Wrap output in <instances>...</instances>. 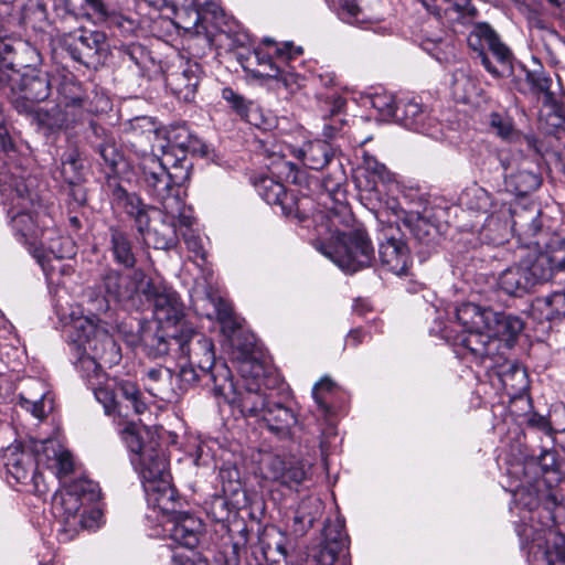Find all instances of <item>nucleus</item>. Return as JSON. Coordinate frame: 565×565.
<instances>
[{
  "instance_id": "f257e3e1",
  "label": "nucleus",
  "mask_w": 565,
  "mask_h": 565,
  "mask_svg": "<svg viewBox=\"0 0 565 565\" xmlns=\"http://www.w3.org/2000/svg\"><path fill=\"white\" fill-rule=\"evenodd\" d=\"M71 340L85 353L81 358L79 365L92 388L96 399L104 406L107 415H117L128 418L129 412L124 411V404L118 399V393L114 385L115 380L105 379L100 360L105 364H116L120 361V349L109 335L99 327L93 318H75L70 326Z\"/></svg>"
},
{
  "instance_id": "f03ea898",
  "label": "nucleus",
  "mask_w": 565,
  "mask_h": 565,
  "mask_svg": "<svg viewBox=\"0 0 565 565\" xmlns=\"http://www.w3.org/2000/svg\"><path fill=\"white\" fill-rule=\"evenodd\" d=\"M38 51L21 44L14 49L0 42V90L20 114H33L38 104L51 95V82L45 72L35 68Z\"/></svg>"
},
{
  "instance_id": "7ed1b4c3",
  "label": "nucleus",
  "mask_w": 565,
  "mask_h": 565,
  "mask_svg": "<svg viewBox=\"0 0 565 565\" xmlns=\"http://www.w3.org/2000/svg\"><path fill=\"white\" fill-rule=\"evenodd\" d=\"M184 142L159 145L162 157L145 156L139 168L148 193L161 205L163 213H175L180 209V184L189 178Z\"/></svg>"
},
{
  "instance_id": "20e7f679",
  "label": "nucleus",
  "mask_w": 565,
  "mask_h": 565,
  "mask_svg": "<svg viewBox=\"0 0 565 565\" xmlns=\"http://www.w3.org/2000/svg\"><path fill=\"white\" fill-rule=\"evenodd\" d=\"M99 497L98 484L88 479H77L55 493L53 512L63 531L76 533L82 529L98 527L103 513L94 504Z\"/></svg>"
},
{
  "instance_id": "39448f33",
  "label": "nucleus",
  "mask_w": 565,
  "mask_h": 565,
  "mask_svg": "<svg viewBox=\"0 0 565 565\" xmlns=\"http://www.w3.org/2000/svg\"><path fill=\"white\" fill-rule=\"evenodd\" d=\"M13 179L10 170H0V196L4 205H9L12 228L20 242L29 245L32 253L36 247L39 228L35 216L41 207L39 196L31 191L25 178Z\"/></svg>"
},
{
  "instance_id": "423d86ee",
  "label": "nucleus",
  "mask_w": 565,
  "mask_h": 565,
  "mask_svg": "<svg viewBox=\"0 0 565 565\" xmlns=\"http://www.w3.org/2000/svg\"><path fill=\"white\" fill-rule=\"evenodd\" d=\"M250 364L254 370L253 379L246 377L243 369L241 386L234 384L230 369L222 365L216 373L211 374L212 391L216 398L237 408L244 417H254L259 420L270 398L263 390L259 379L263 373L262 364L256 361Z\"/></svg>"
},
{
  "instance_id": "0eeeda50",
  "label": "nucleus",
  "mask_w": 565,
  "mask_h": 565,
  "mask_svg": "<svg viewBox=\"0 0 565 565\" xmlns=\"http://www.w3.org/2000/svg\"><path fill=\"white\" fill-rule=\"evenodd\" d=\"M146 274L141 269H136L131 274L124 275L117 269L106 268L100 275L98 288L104 291V296H98L89 300L87 309L89 316L83 318H93L96 323L107 332L106 323L98 317L109 310V300H114L125 307L135 308L138 306L137 298L143 288H147Z\"/></svg>"
},
{
  "instance_id": "6e6552de",
  "label": "nucleus",
  "mask_w": 565,
  "mask_h": 565,
  "mask_svg": "<svg viewBox=\"0 0 565 565\" xmlns=\"http://www.w3.org/2000/svg\"><path fill=\"white\" fill-rule=\"evenodd\" d=\"M122 438L134 454L131 462L141 478L143 488L146 483H158L170 479L164 454L146 427L128 423L122 429Z\"/></svg>"
},
{
  "instance_id": "1a4fd4ad",
  "label": "nucleus",
  "mask_w": 565,
  "mask_h": 565,
  "mask_svg": "<svg viewBox=\"0 0 565 565\" xmlns=\"http://www.w3.org/2000/svg\"><path fill=\"white\" fill-rule=\"evenodd\" d=\"M317 249L347 273L371 266L374 248L364 230L341 233L334 244L319 243Z\"/></svg>"
},
{
  "instance_id": "9d476101",
  "label": "nucleus",
  "mask_w": 565,
  "mask_h": 565,
  "mask_svg": "<svg viewBox=\"0 0 565 565\" xmlns=\"http://www.w3.org/2000/svg\"><path fill=\"white\" fill-rule=\"evenodd\" d=\"M175 356L189 359L192 364L198 365L200 372L211 380V374H214L222 366H216L213 342L203 333L193 330L192 328L182 327L179 331V337L174 339Z\"/></svg>"
},
{
  "instance_id": "9b49d317",
  "label": "nucleus",
  "mask_w": 565,
  "mask_h": 565,
  "mask_svg": "<svg viewBox=\"0 0 565 565\" xmlns=\"http://www.w3.org/2000/svg\"><path fill=\"white\" fill-rule=\"evenodd\" d=\"M379 256L382 265L395 275H407L412 264L409 247L396 224L383 226L379 237Z\"/></svg>"
},
{
  "instance_id": "f8f14e48",
  "label": "nucleus",
  "mask_w": 565,
  "mask_h": 565,
  "mask_svg": "<svg viewBox=\"0 0 565 565\" xmlns=\"http://www.w3.org/2000/svg\"><path fill=\"white\" fill-rule=\"evenodd\" d=\"M60 42L75 62L89 67L99 63V55L104 50L106 36L98 31L78 29L62 34Z\"/></svg>"
},
{
  "instance_id": "ddd939ff",
  "label": "nucleus",
  "mask_w": 565,
  "mask_h": 565,
  "mask_svg": "<svg viewBox=\"0 0 565 565\" xmlns=\"http://www.w3.org/2000/svg\"><path fill=\"white\" fill-rule=\"evenodd\" d=\"M142 294L153 303V317L160 327L177 330L184 318V306L179 295L171 288L147 282Z\"/></svg>"
},
{
  "instance_id": "4468645a",
  "label": "nucleus",
  "mask_w": 565,
  "mask_h": 565,
  "mask_svg": "<svg viewBox=\"0 0 565 565\" xmlns=\"http://www.w3.org/2000/svg\"><path fill=\"white\" fill-rule=\"evenodd\" d=\"M509 205L511 232L518 237V242L527 248L532 246L539 247L537 236L542 231L540 206L535 203Z\"/></svg>"
},
{
  "instance_id": "2eb2a0df",
  "label": "nucleus",
  "mask_w": 565,
  "mask_h": 565,
  "mask_svg": "<svg viewBox=\"0 0 565 565\" xmlns=\"http://www.w3.org/2000/svg\"><path fill=\"white\" fill-rule=\"evenodd\" d=\"M256 188L264 201L271 205H279L285 215L295 216L300 222L308 218L306 209L307 203L310 201L308 198L297 199L288 194L280 182L269 177L260 178Z\"/></svg>"
},
{
  "instance_id": "dca6fc26",
  "label": "nucleus",
  "mask_w": 565,
  "mask_h": 565,
  "mask_svg": "<svg viewBox=\"0 0 565 565\" xmlns=\"http://www.w3.org/2000/svg\"><path fill=\"white\" fill-rule=\"evenodd\" d=\"M454 344L461 347L463 355H470L471 359L487 367L498 353L502 350L501 342L492 339L487 330H470L458 332L454 338Z\"/></svg>"
},
{
  "instance_id": "f3484780",
  "label": "nucleus",
  "mask_w": 565,
  "mask_h": 565,
  "mask_svg": "<svg viewBox=\"0 0 565 565\" xmlns=\"http://www.w3.org/2000/svg\"><path fill=\"white\" fill-rule=\"evenodd\" d=\"M534 286L548 281L565 271V242H554L539 252L534 258H524Z\"/></svg>"
},
{
  "instance_id": "a211bd4d",
  "label": "nucleus",
  "mask_w": 565,
  "mask_h": 565,
  "mask_svg": "<svg viewBox=\"0 0 565 565\" xmlns=\"http://www.w3.org/2000/svg\"><path fill=\"white\" fill-rule=\"evenodd\" d=\"M202 68L196 62L186 61L166 75V85L180 100L190 103L194 99Z\"/></svg>"
},
{
  "instance_id": "6ab92c4d",
  "label": "nucleus",
  "mask_w": 565,
  "mask_h": 565,
  "mask_svg": "<svg viewBox=\"0 0 565 565\" xmlns=\"http://www.w3.org/2000/svg\"><path fill=\"white\" fill-rule=\"evenodd\" d=\"M349 545V537L344 531V521L337 518L329 521L323 529V541L313 554L315 565H334L338 555Z\"/></svg>"
},
{
  "instance_id": "aec40b11",
  "label": "nucleus",
  "mask_w": 565,
  "mask_h": 565,
  "mask_svg": "<svg viewBox=\"0 0 565 565\" xmlns=\"http://www.w3.org/2000/svg\"><path fill=\"white\" fill-rule=\"evenodd\" d=\"M76 254L75 245L70 237H57L52 239L49 250L44 252L40 247H34L32 255L38 259L46 276L54 277L55 271L67 273L71 267L61 263L64 258H71Z\"/></svg>"
},
{
  "instance_id": "412c9836",
  "label": "nucleus",
  "mask_w": 565,
  "mask_h": 565,
  "mask_svg": "<svg viewBox=\"0 0 565 565\" xmlns=\"http://www.w3.org/2000/svg\"><path fill=\"white\" fill-rule=\"evenodd\" d=\"M114 200L117 206L134 220L139 234H145V228L160 214L159 209L143 203L136 193H129L121 186L114 190Z\"/></svg>"
},
{
  "instance_id": "4be33fe9",
  "label": "nucleus",
  "mask_w": 565,
  "mask_h": 565,
  "mask_svg": "<svg viewBox=\"0 0 565 565\" xmlns=\"http://www.w3.org/2000/svg\"><path fill=\"white\" fill-rule=\"evenodd\" d=\"M18 404L36 419H44L53 409V399L49 390L39 379H29L18 394Z\"/></svg>"
},
{
  "instance_id": "5701e85b",
  "label": "nucleus",
  "mask_w": 565,
  "mask_h": 565,
  "mask_svg": "<svg viewBox=\"0 0 565 565\" xmlns=\"http://www.w3.org/2000/svg\"><path fill=\"white\" fill-rule=\"evenodd\" d=\"M170 537L179 545L193 550L200 543L204 532V524L201 519L180 512L168 520Z\"/></svg>"
},
{
  "instance_id": "b1692460",
  "label": "nucleus",
  "mask_w": 565,
  "mask_h": 565,
  "mask_svg": "<svg viewBox=\"0 0 565 565\" xmlns=\"http://www.w3.org/2000/svg\"><path fill=\"white\" fill-rule=\"evenodd\" d=\"M511 232L510 205L501 202L490 212L479 230V238L482 243L501 245Z\"/></svg>"
},
{
  "instance_id": "393cba45",
  "label": "nucleus",
  "mask_w": 565,
  "mask_h": 565,
  "mask_svg": "<svg viewBox=\"0 0 565 565\" xmlns=\"http://www.w3.org/2000/svg\"><path fill=\"white\" fill-rule=\"evenodd\" d=\"M504 184L508 191L516 195L534 192L542 184L539 166L527 159L521 161L515 170L505 174Z\"/></svg>"
},
{
  "instance_id": "a878e982",
  "label": "nucleus",
  "mask_w": 565,
  "mask_h": 565,
  "mask_svg": "<svg viewBox=\"0 0 565 565\" xmlns=\"http://www.w3.org/2000/svg\"><path fill=\"white\" fill-rule=\"evenodd\" d=\"M526 262L521 259L500 273L497 279L498 288L508 296L523 297L529 294L535 286L532 280Z\"/></svg>"
},
{
  "instance_id": "bb28decb",
  "label": "nucleus",
  "mask_w": 565,
  "mask_h": 565,
  "mask_svg": "<svg viewBox=\"0 0 565 565\" xmlns=\"http://www.w3.org/2000/svg\"><path fill=\"white\" fill-rule=\"evenodd\" d=\"M486 369L493 371L503 387L514 393L521 392L527 386L525 370L516 362L509 361L505 356V351L501 350L495 359L487 364Z\"/></svg>"
},
{
  "instance_id": "cd10ccee",
  "label": "nucleus",
  "mask_w": 565,
  "mask_h": 565,
  "mask_svg": "<svg viewBox=\"0 0 565 565\" xmlns=\"http://www.w3.org/2000/svg\"><path fill=\"white\" fill-rule=\"evenodd\" d=\"M259 420L265 424L269 431L280 438L289 437L291 429L298 423V418L290 407L271 399Z\"/></svg>"
},
{
  "instance_id": "c85d7f7f",
  "label": "nucleus",
  "mask_w": 565,
  "mask_h": 565,
  "mask_svg": "<svg viewBox=\"0 0 565 565\" xmlns=\"http://www.w3.org/2000/svg\"><path fill=\"white\" fill-rule=\"evenodd\" d=\"M141 235L146 244L157 249H170L178 243L175 223L163 214L162 209L160 214L156 215V220L145 228V234Z\"/></svg>"
},
{
  "instance_id": "c756f323",
  "label": "nucleus",
  "mask_w": 565,
  "mask_h": 565,
  "mask_svg": "<svg viewBox=\"0 0 565 565\" xmlns=\"http://www.w3.org/2000/svg\"><path fill=\"white\" fill-rule=\"evenodd\" d=\"M270 477L282 486L295 488L301 484L308 477L309 468L296 460H285L275 456L268 463Z\"/></svg>"
},
{
  "instance_id": "7c9ffc66",
  "label": "nucleus",
  "mask_w": 565,
  "mask_h": 565,
  "mask_svg": "<svg viewBox=\"0 0 565 565\" xmlns=\"http://www.w3.org/2000/svg\"><path fill=\"white\" fill-rule=\"evenodd\" d=\"M143 381L152 396L166 402L177 397L175 379L171 369L162 365L150 367L146 371Z\"/></svg>"
},
{
  "instance_id": "2f4dec72",
  "label": "nucleus",
  "mask_w": 565,
  "mask_h": 565,
  "mask_svg": "<svg viewBox=\"0 0 565 565\" xmlns=\"http://www.w3.org/2000/svg\"><path fill=\"white\" fill-rule=\"evenodd\" d=\"M523 327V321L519 317L495 311L494 319L489 320L487 331L491 333L492 339L501 342L502 351H507L512 348Z\"/></svg>"
},
{
  "instance_id": "473e14b6",
  "label": "nucleus",
  "mask_w": 565,
  "mask_h": 565,
  "mask_svg": "<svg viewBox=\"0 0 565 565\" xmlns=\"http://www.w3.org/2000/svg\"><path fill=\"white\" fill-rule=\"evenodd\" d=\"M31 116L39 126L46 128L50 131H58L73 127L76 122L81 121L77 118V113H71L61 104H56L50 109L36 107Z\"/></svg>"
},
{
  "instance_id": "72a5a7b5",
  "label": "nucleus",
  "mask_w": 565,
  "mask_h": 565,
  "mask_svg": "<svg viewBox=\"0 0 565 565\" xmlns=\"http://www.w3.org/2000/svg\"><path fill=\"white\" fill-rule=\"evenodd\" d=\"M143 490L148 503L159 509L163 514L172 518L174 514L180 513L177 510V491L171 486L170 479L159 481L158 483H146Z\"/></svg>"
},
{
  "instance_id": "f704fd0d",
  "label": "nucleus",
  "mask_w": 565,
  "mask_h": 565,
  "mask_svg": "<svg viewBox=\"0 0 565 565\" xmlns=\"http://www.w3.org/2000/svg\"><path fill=\"white\" fill-rule=\"evenodd\" d=\"M179 337L177 330L170 331V328L160 327L154 331L146 330L141 335V341L147 354L151 358H161L169 352L175 354L174 339Z\"/></svg>"
},
{
  "instance_id": "c9c22d12",
  "label": "nucleus",
  "mask_w": 565,
  "mask_h": 565,
  "mask_svg": "<svg viewBox=\"0 0 565 565\" xmlns=\"http://www.w3.org/2000/svg\"><path fill=\"white\" fill-rule=\"evenodd\" d=\"M494 317L495 311L493 309L482 308L472 302L462 303L456 310L457 322L461 327L460 332L487 330L489 320H493Z\"/></svg>"
},
{
  "instance_id": "e433bc0d",
  "label": "nucleus",
  "mask_w": 565,
  "mask_h": 565,
  "mask_svg": "<svg viewBox=\"0 0 565 565\" xmlns=\"http://www.w3.org/2000/svg\"><path fill=\"white\" fill-rule=\"evenodd\" d=\"M109 231V250L116 264L125 268H134L136 265V255L132 249V243L126 231L119 226H110Z\"/></svg>"
},
{
  "instance_id": "4c0bfd02",
  "label": "nucleus",
  "mask_w": 565,
  "mask_h": 565,
  "mask_svg": "<svg viewBox=\"0 0 565 565\" xmlns=\"http://www.w3.org/2000/svg\"><path fill=\"white\" fill-rule=\"evenodd\" d=\"M524 79H515V87L519 92L526 94H543V104L553 102L554 94L551 92L552 77L544 72L523 70Z\"/></svg>"
},
{
  "instance_id": "58836bf2",
  "label": "nucleus",
  "mask_w": 565,
  "mask_h": 565,
  "mask_svg": "<svg viewBox=\"0 0 565 565\" xmlns=\"http://www.w3.org/2000/svg\"><path fill=\"white\" fill-rule=\"evenodd\" d=\"M298 158L312 170H321L332 160L334 152L331 146L321 140L310 141L297 150Z\"/></svg>"
},
{
  "instance_id": "ea45409f",
  "label": "nucleus",
  "mask_w": 565,
  "mask_h": 565,
  "mask_svg": "<svg viewBox=\"0 0 565 565\" xmlns=\"http://www.w3.org/2000/svg\"><path fill=\"white\" fill-rule=\"evenodd\" d=\"M461 204L467 211L475 214H489L501 202L494 199L487 190L480 186H471L465 190L460 196Z\"/></svg>"
},
{
  "instance_id": "a19ab883",
  "label": "nucleus",
  "mask_w": 565,
  "mask_h": 565,
  "mask_svg": "<svg viewBox=\"0 0 565 565\" xmlns=\"http://www.w3.org/2000/svg\"><path fill=\"white\" fill-rule=\"evenodd\" d=\"M425 117L419 103L414 99H399L393 119L408 129L424 132Z\"/></svg>"
},
{
  "instance_id": "79ce46f5",
  "label": "nucleus",
  "mask_w": 565,
  "mask_h": 565,
  "mask_svg": "<svg viewBox=\"0 0 565 565\" xmlns=\"http://www.w3.org/2000/svg\"><path fill=\"white\" fill-rule=\"evenodd\" d=\"M58 104L71 113H77V118L85 116L86 97L82 86L72 81H65L58 87Z\"/></svg>"
},
{
  "instance_id": "37998d69",
  "label": "nucleus",
  "mask_w": 565,
  "mask_h": 565,
  "mask_svg": "<svg viewBox=\"0 0 565 565\" xmlns=\"http://www.w3.org/2000/svg\"><path fill=\"white\" fill-rule=\"evenodd\" d=\"M327 110L323 115V136L327 138L335 137L347 122L344 118L345 99L337 96L326 102Z\"/></svg>"
},
{
  "instance_id": "c03bdc74",
  "label": "nucleus",
  "mask_w": 565,
  "mask_h": 565,
  "mask_svg": "<svg viewBox=\"0 0 565 565\" xmlns=\"http://www.w3.org/2000/svg\"><path fill=\"white\" fill-rule=\"evenodd\" d=\"M114 385L118 393V399L122 402L124 411L129 412V416L131 414L139 415L146 411L147 405L141 399V393L134 382H117L115 380Z\"/></svg>"
},
{
  "instance_id": "a18cd8bd",
  "label": "nucleus",
  "mask_w": 565,
  "mask_h": 565,
  "mask_svg": "<svg viewBox=\"0 0 565 565\" xmlns=\"http://www.w3.org/2000/svg\"><path fill=\"white\" fill-rule=\"evenodd\" d=\"M546 543L547 547L542 556L535 559V565H565V536L548 530Z\"/></svg>"
},
{
  "instance_id": "49530a36",
  "label": "nucleus",
  "mask_w": 565,
  "mask_h": 565,
  "mask_svg": "<svg viewBox=\"0 0 565 565\" xmlns=\"http://www.w3.org/2000/svg\"><path fill=\"white\" fill-rule=\"evenodd\" d=\"M61 177L67 184L84 181V162L77 149L70 148L61 157Z\"/></svg>"
},
{
  "instance_id": "de8ad7c7",
  "label": "nucleus",
  "mask_w": 565,
  "mask_h": 565,
  "mask_svg": "<svg viewBox=\"0 0 565 565\" xmlns=\"http://www.w3.org/2000/svg\"><path fill=\"white\" fill-rule=\"evenodd\" d=\"M322 512V502L316 497H308L300 501L296 514L294 516L295 524H299L300 529L296 531L305 532L312 527L317 519Z\"/></svg>"
},
{
  "instance_id": "09e8293b",
  "label": "nucleus",
  "mask_w": 565,
  "mask_h": 565,
  "mask_svg": "<svg viewBox=\"0 0 565 565\" xmlns=\"http://www.w3.org/2000/svg\"><path fill=\"white\" fill-rule=\"evenodd\" d=\"M446 4L443 17L450 22L469 24L477 17L478 10L470 0H443Z\"/></svg>"
},
{
  "instance_id": "8fccbe9b",
  "label": "nucleus",
  "mask_w": 565,
  "mask_h": 565,
  "mask_svg": "<svg viewBox=\"0 0 565 565\" xmlns=\"http://www.w3.org/2000/svg\"><path fill=\"white\" fill-rule=\"evenodd\" d=\"M96 140L92 141L94 149L99 153L106 164L114 168L116 167L120 153L116 147L115 139L105 134V130L95 125L92 126Z\"/></svg>"
},
{
  "instance_id": "3c124183",
  "label": "nucleus",
  "mask_w": 565,
  "mask_h": 565,
  "mask_svg": "<svg viewBox=\"0 0 565 565\" xmlns=\"http://www.w3.org/2000/svg\"><path fill=\"white\" fill-rule=\"evenodd\" d=\"M6 467L18 482H24L33 475L32 457L24 451L12 450L10 456L7 457Z\"/></svg>"
},
{
  "instance_id": "603ef678",
  "label": "nucleus",
  "mask_w": 565,
  "mask_h": 565,
  "mask_svg": "<svg viewBox=\"0 0 565 565\" xmlns=\"http://www.w3.org/2000/svg\"><path fill=\"white\" fill-rule=\"evenodd\" d=\"M540 121L548 134L558 135L562 130H565V116L561 113L555 99L543 104L540 111Z\"/></svg>"
},
{
  "instance_id": "864d4df0",
  "label": "nucleus",
  "mask_w": 565,
  "mask_h": 565,
  "mask_svg": "<svg viewBox=\"0 0 565 565\" xmlns=\"http://www.w3.org/2000/svg\"><path fill=\"white\" fill-rule=\"evenodd\" d=\"M222 97L231 105L242 119L248 124H256L252 117L258 115V108H256L250 102H247L242 95L235 93L230 87L223 88Z\"/></svg>"
},
{
  "instance_id": "5fc2aeb1",
  "label": "nucleus",
  "mask_w": 565,
  "mask_h": 565,
  "mask_svg": "<svg viewBox=\"0 0 565 565\" xmlns=\"http://www.w3.org/2000/svg\"><path fill=\"white\" fill-rule=\"evenodd\" d=\"M409 228L416 241L430 245L437 235L436 226L425 216L416 215L409 218Z\"/></svg>"
},
{
  "instance_id": "6e6d98bb",
  "label": "nucleus",
  "mask_w": 565,
  "mask_h": 565,
  "mask_svg": "<svg viewBox=\"0 0 565 565\" xmlns=\"http://www.w3.org/2000/svg\"><path fill=\"white\" fill-rule=\"evenodd\" d=\"M278 173L284 175L287 182L299 185L300 188H309L310 179L305 170H301L290 161L281 160L277 162Z\"/></svg>"
},
{
  "instance_id": "4d7b16f0",
  "label": "nucleus",
  "mask_w": 565,
  "mask_h": 565,
  "mask_svg": "<svg viewBox=\"0 0 565 565\" xmlns=\"http://www.w3.org/2000/svg\"><path fill=\"white\" fill-rule=\"evenodd\" d=\"M266 64L268 65L269 71L263 74L264 76L277 79L282 84V86L286 89H288L291 93H294L300 87L301 78L297 74L280 68L270 60H268Z\"/></svg>"
},
{
  "instance_id": "13d9d810",
  "label": "nucleus",
  "mask_w": 565,
  "mask_h": 565,
  "mask_svg": "<svg viewBox=\"0 0 565 565\" xmlns=\"http://www.w3.org/2000/svg\"><path fill=\"white\" fill-rule=\"evenodd\" d=\"M490 127L504 140L511 141L519 137L518 132L513 128L511 119L499 113H492L490 115Z\"/></svg>"
},
{
  "instance_id": "bf43d9fd",
  "label": "nucleus",
  "mask_w": 565,
  "mask_h": 565,
  "mask_svg": "<svg viewBox=\"0 0 565 565\" xmlns=\"http://www.w3.org/2000/svg\"><path fill=\"white\" fill-rule=\"evenodd\" d=\"M206 300H209L213 306L216 318L223 324V328L231 329L233 331L235 329V322L233 321V310L230 303L222 298H215L210 294L207 295Z\"/></svg>"
},
{
  "instance_id": "052dcab7",
  "label": "nucleus",
  "mask_w": 565,
  "mask_h": 565,
  "mask_svg": "<svg viewBox=\"0 0 565 565\" xmlns=\"http://www.w3.org/2000/svg\"><path fill=\"white\" fill-rule=\"evenodd\" d=\"M124 55L129 62L134 63L142 72L148 71L150 65L153 64V58L150 56L149 52L140 44L129 45L125 50Z\"/></svg>"
},
{
  "instance_id": "680f3d73",
  "label": "nucleus",
  "mask_w": 565,
  "mask_h": 565,
  "mask_svg": "<svg viewBox=\"0 0 565 565\" xmlns=\"http://www.w3.org/2000/svg\"><path fill=\"white\" fill-rule=\"evenodd\" d=\"M371 104L384 120L393 119L397 103L394 97L388 94H375L371 98Z\"/></svg>"
},
{
  "instance_id": "e2e57ef3",
  "label": "nucleus",
  "mask_w": 565,
  "mask_h": 565,
  "mask_svg": "<svg viewBox=\"0 0 565 565\" xmlns=\"http://www.w3.org/2000/svg\"><path fill=\"white\" fill-rule=\"evenodd\" d=\"M487 46L499 66L502 67V71H509L511 68L512 52L503 42H501L500 38L498 36Z\"/></svg>"
},
{
  "instance_id": "0e129e2a",
  "label": "nucleus",
  "mask_w": 565,
  "mask_h": 565,
  "mask_svg": "<svg viewBox=\"0 0 565 565\" xmlns=\"http://www.w3.org/2000/svg\"><path fill=\"white\" fill-rule=\"evenodd\" d=\"M362 167L374 177H376L381 182H390L392 180L391 173L386 169V167L379 162L376 158L365 151L362 153Z\"/></svg>"
},
{
  "instance_id": "69168bd1",
  "label": "nucleus",
  "mask_w": 565,
  "mask_h": 565,
  "mask_svg": "<svg viewBox=\"0 0 565 565\" xmlns=\"http://www.w3.org/2000/svg\"><path fill=\"white\" fill-rule=\"evenodd\" d=\"M334 386V383L329 377L321 379L318 383L315 384L312 388V396L318 405V407L324 412H329V405L327 399V394H329Z\"/></svg>"
},
{
  "instance_id": "338daca9",
  "label": "nucleus",
  "mask_w": 565,
  "mask_h": 565,
  "mask_svg": "<svg viewBox=\"0 0 565 565\" xmlns=\"http://www.w3.org/2000/svg\"><path fill=\"white\" fill-rule=\"evenodd\" d=\"M54 461L56 476L61 479L67 477L73 472L74 461L70 451L58 450L54 451Z\"/></svg>"
},
{
  "instance_id": "774afa93",
  "label": "nucleus",
  "mask_w": 565,
  "mask_h": 565,
  "mask_svg": "<svg viewBox=\"0 0 565 565\" xmlns=\"http://www.w3.org/2000/svg\"><path fill=\"white\" fill-rule=\"evenodd\" d=\"M340 14L348 23L358 22L360 14V7L354 0H340Z\"/></svg>"
}]
</instances>
